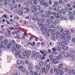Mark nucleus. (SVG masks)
<instances>
[{"label":"nucleus","instance_id":"obj_39","mask_svg":"<svg viewBox=\"0 0 75 75\" xmlns=\"http://www.w3.org/2000/svg\"><path fill=\"white\" fill-rule=\"evenodd\" d=\"M45 26H47V27L48 28H51L52 26V25H45Z\"/></svg>","mask_w":75,"mask_h":75},{"label":"nucleus","instance_id":"obj_20","mask_svg":"<svg viewBox=\"0 0 75 75\" xmlns=\"http://www.w3.org/2000/svg\"><path fill=\"white\" fill-rule=\"evenodd\" d=\"M22 10V11L24 13H25V9L26 8L25 7H22L21 8Z\"/></svg>","mask_w":75,"mask_h":75},{"label":"nucleus","instance_id":"obj_62","mask_svg":"<svg viewBox=\"0 0 75 75\" xmlns=\"http://www.w3.org/2000/svg\"><path fill=\"white\" fill-rule=\"evenodd\" d=\"M21 71L22 72H25V69L23 68Z\"/></svg>","mask_w":75,"mask_h":75},{"label":"nucleus","instance_id":"obj_16","mask_svg":"<svg viewBox=\"0 0 75 75\" xmlns=\"http://www.w3.org/2000/svg\"><path fill=\"white\" fill-rule=\"evenodd\" d=\"M41 55H40V54H39V53H38L36 54L35 57L36 58H38L40 59V58H41Z\"/></svg>","mask_w":75,"mask_h":75},{"label":"nucleus","instance_id":"obj_34","mask_svg":"<svg viewBox=\"0 0 75 75\" xmlns=\"http://www.w3.org/2000/svg\"><path fill=\"white\" fill-rule=\"evenodd\" d=\"M69 56V54L68 53H66L64 55V57H68Z\"/></svg>","mask_w":75,"mask_h":75},{"label":"nucleus","instance_id":"obj_63","mask_svg":"<svg viewBox=\"0 0 75 75\" xmlns=\"http://www.w3.org/2000/svg\"><path fill=\"white\" fill-rule=\"evenodd\" d=\"M14 75H20V73L18 72H16L15 73Z\"/></svg>","mask_w":75,"mask_h":75},{"label":"nucleus","instance_id":"obj_11","mask_svg":"<svg viewBox=\"0 0 75 75\" xmlns=\"http://www.w3.org/2000/svg\"><path fill=\"white\" fill-rule=\"evenodd\" d=\"M63 34L64 35H67V37H68V35H69V37H70V35L68 34V31H64L63 32Z\"/></svg>","mask_w":75,"mask_h":75},{"label":"nucleus","instance_id":"obj_54","mask_svg":"<svg viewBox=\"0 0 75 75\" xmlns=\"http://www.w3.org/2000/svg\"><path fill=\"white\" fill-rule=\"evenodd\" d=\"M22 69H23V67H22V66H21L19 67H18V69L19 70H20L21 71Z\"/></svg>","mask_w":75,"mask_h":75},{"label":"nucleus","instance_id":"obj_22","mask_svg":"<svg viewBox=\"0 0 75 75\" xmlns=\"http://www.w3.org/2000/svg\"><path fill=\"white\" fill-rule=\"evenodd\" d=\"M30 8H29L27 7L26 8V11H25V13H30Z\"/></svg>","mask_w":75,"mask_h":75},{"label":"nucleus","instance_id":"obj_13","mask_svg":"<svg viewBox=\"0 0 75 75\" xmlns=\"http://www.w3.org/2000/svg\"><path fill=\"white\" fill-rule=\"evenodd\" d=\"M16 47V51H18L19 49L21 47V46L20 45H14Z\"/></svg>","mask_w":75,"mask_h":75},{"label":"nucleus","instance_id":"obj_37","mask_svg":"<svg viewBox=\"0 0 75 75\" xmlns=\"http://www.w3.org/2000/svg\"><path fill=\"white\" fill-rule=\"evenodd\" d=\"M35 55H36V54L33 53L31 55V58H34V57H35Z\"/></svg>","mask_w":75,"mask_h":75},{"label":"nucleus","instance_id":"obj_29","mask_svg":"<svg viewBox=\"0 0 75 75\" xmlns=\"http://www.w3.org/2000/svg\"><path fill=\"white\" fill-rule=\"evenodd\" d=\"M59 9V6H56L55 7V9H54L55 11H58Z\"/></svg>","mask_w":75,"mask_h":75},{"label":"nucleus","instance_id":"obj_17","mask_svg":"<svg viewBox=\"0 0 75 75\" xmlns=\"http://www.w3.org/2000/svg\"><path fill=\"white\" fill-rule=\"evenodd\" d=\"M45 2L44 0H41L40 2V4L41 6H44Z\"/></svg>","mask_w":75,"mask_h":75},{"label":"nucleus","instance_id":"obj_49","mask_svg":"<svg viewBox=\"0 0 75 75\" xmlns=\"http://www.w3.org/2000/svg\"><path fill=\"white\" fill-rule=\"evenodd\" d=\"M68 15L69 16H71V15H72V13L71 12H68Z\"/></svg>","mask_w":75,"mask_h":75},{"label":"nucleus","instance_id":"obj_44","mask_svg":"<svg viewBox=\"0 0 75 75\" xmlns=\"http://www.w3.org/2000/svg\"><path fill=\"white\" fill-rule=\"evenodd\" d=\"M56 38L54 36H52L51 38V40L52 41H54L55 39Z\"/></svg>","mask_w":75,"mask_h":75},{"label":"nucleus","instance_id":"obj_31","mask_svg":"<svg viewBox=\"0 0 75 75\" xmlns=\"http://www.w3.org/2000/svg\"><path fill=\"white\" fill-rule=\"evenodd\" d=\"M38 0H35L33 1V4L34 5H37V1Z\"/></svg>","mask_w":75,"mask_h":75},{"label":"nucleus","instance_id":"obj_60","mask_svg":"<svg viewBox=\"0 0 75 75\" xmlns=\"http://www.w3.org/2000/svg\"><path fill=\"white\" fill-rule=\"evenodd\" d=\"M55 23H56V24H58V23H59V21L58 20H56L55 21Z\"/></svg>","mask_w":75,"mask_h":75},{"label":"nucleus","instance_id":"obj_40","mask_svg":"<svg viewBox=\"0 0 75 75\" xmlns=\"http://www.w3.org/2000/svg\"><path fill=\"white\" fill-rule=\"evenodd\" d=\"M21 63V61L20 60H18L17 61V65H19V64Z\"/></svg>","mask_w":75,"mask_h":75},{"label":"nucleus","instance_id":"obj_41","mask_svg":"<svg viewBox=\"0 0 75 75\" xmlns=\"http://www.w3.org/2000/svg\"><path fill=\"white\" fill-rule=\"evenodd\" d=\"M36 20L38 21H40L41 20V18L39 17H37L36 18Z\"/></svg>","mask_w":75,"mask_h":75},{"label":"nucleus","instance_id":"obj_53","mask_svg":"<svg viewBox=\"0 0 75 75\" xmlns=\"http://www.w3.org/2000/svg\"><path fill=\"white\" fill-rule=\"evenodd\" d=\"M30 75H34V71H31L30 72Z\"/></svg>","mask_w":75,"mask_h":75},{"label":"nucleus","instance_id":"obj_48","mask_svg":"<svg viewBox=\"0 0 75 75\" xmlns=\"http://www.w3.org/2000/svg\"><path fill=\"white\" fill-rule=\"evenodd\" d=\"M52 53L53 54H54V55H57V53L55 51H53L52 52Z\"/></svg>","mask_w":75,"mask_h":75},{"label":"nucleus","instance_id":"obj_18","mask_svg":"<svg viewBox=\"0 0 75 75\" xmlns=\"http://www.w3.org/2000/svg\"><path fill=\"white\" fill-rule=\"evenodd\" d=\"M33 0H29L27 1V4H30L31 5L33 4Z\"/></svg>","mask_w":75,"mask_h":75},{"label":"nucleus","instance_id":"obj_35","mask_svg":"<svg viewBox=\"0 0 75 75\" xmlns=\"http://www.w3.org/2000/svg\"><path fill=\"white\" fill-rule=\"evenodd\" d=\"M63 30H64L63 28H62V30H61V31L59 33V35H62V31H63Z\"/></svg>","mask_w":75,"mask_h":75},{"label":"nucleus","instance_id":"obj_19","mask_svg":"<svg viewBox=\"0 0 75 75\" xmlns=\"http://www.w3.org/2000/svg\"><path fill=\"white\" fill-rule=\"evenodd\" d=\"M15 45H13V47H12L11 48V50L12 51H17V50H16V47H15Z\"/></svg>","mask_w":75,"mask_h":75},{"label":"nucleus","instance_id":"obj_43","mask_svg":"<svg viewBox=\"0 0 75 75\" xmlns=\"http://www.w3.org/2000/svg\"><path fill=\"white\" fill-rule=\"evenodd\" d=\"M50 73L51 74H53V69H50Z\"/></svg>","mask_w":75,"mask_h":75},{"label":"nucleus","instance_id":"obj_28","mask_svg":"<svg viewBox=\"0 0 75 75\" xmlns=\"http://www.w3.org/2000/svg\"><path fill=\"white\" fill-rule=\"evenodd\" d=\"M62 48L63 50H68V48H67V47L66 46H63L62 47Z\"/></svg>","mask_w":75,"mask_h":75},{"label":"nucleus","instance_id":"obj_25","mask_svg":"<svg viewBox=\"0 0 75 75\" xmlns=\"http://www.w3.org/2000/svg\"><path fill=\"white\" fill-rule=\"evenodd\" d=\"M49 57L51 61H52V60H53V59H52L53 58V56H52V54H50V55H49Z\"/></svg>","mask_w":75,"mask_h":75},{"label":"nucleus","instance_id":"obj_15","mask_svg":"<svg viewBox=\"0 0 75 75\" xmlns=\"http://www.w3.org/2000/svg\"><path fill=\"white\" fill-rule=\"evenodd\" d=\"M39 67L38 68V70H40V69H41V68H42V66H43V63L42 62H41L39 63Z\"/></svg>","mask_w":75,"mask_h":75},{"label":"nucleus","instance_id":"obj_4","mask_svg":"<svg viewBox=\"0 0 75 75\" xmlns=\"http://www.w3.org/2000/svg\"><path fill=\"white\" fill-rule=\"evenodd\" d=\"M70 52L71 54H70V57L72 58V60H73L75 61V57L74 54V50H70Z\"/></svg>","mask_w":75,"mask_h":75},{"label":"nucleus","instance_id":"obj_1","mask_svg":"<svg viewBox=\"0 0 75 75\" xmlns=\"http://www.w3.org/2000/svg\"><path fill=\"white\" fill-rule=\"evenodd\" d=\"M60 38L61 39L64 40L67 43H69V41L71 40V38L69 37V35H68V37H67V35H62L60 36Z\"/></svg>","mask_w":75,"mask_h":75},{"label":"nucleus","instance_id":"obj_45","mask_svg":"<svg viewBox=\"0 0 75 75\" xmlns=\"http://www.w3.org/2000/svg\"><path fill=\"white\" fill-rule=\"evenodd\" d=\"M74 18V17L73 16H70L69 17V19L70 20H73Z\"/></svg>","mask_w":75,"mask_h":75},{"label":"nucleus","instance_id":"obj_58","mask_svg":"<svg viewBox=\"0 0 75 75\" xmlns=\"http://www.w3.org/2000/svg\"><path fill=\"white\" fill-rule=\"evenodd\" d=\"M8 28L9 29L11 30H14V28L13 27L9 28Z\"/></svg>","mask_w":75,"mask_h":75},{"label":"nucleus","instance_id":"obj_59","mask_svg":"<svg viewBox=\"0 0 75 75\" xmlns=\"http://www.w3.org/2000/svg\"><path fill=\"white\" fill-rule=\"evenodd\" d=\"M20 35L18 34L17 35V37H16L15 38H20Z\"/></svg>","mask_w":75,"mask_h":75},{"label":"nucleus","instance_id":"obj_57","mask_svg":"<svg viewBox=\"0 0 75 75\" xmlns=\"http://www.w3.org/2000/svg\"><path fill=\"white\" fill-rule=\"evenodd\" d=\"M32 66H33V64H31L30 63H29V64H28V67H32Z\"/></svg>","mask_w":75,"mask_h":75},{"label":"nucleus","instance_id":"obj_14","mask_svg":"<svg viewBox=\"0 0 75 75\" xmlns=\"http://www.w3.org/2000/svg\"><path fill=\"white\" fill-rule=\"evenodd\" d=\"M54 71L56 75H58L59 74V72L57 71V69L56 67H54Z\"/></svg>","mask_w":75,"mask_h":75},{"label":"nucleus","instance_id":"obj_23","mask_svg":"<svg viewBox=\"0 0 75 75\" xmlns=\"http://www.w3.org/2000/svg\"><path fill=\"white\" fill-rule=\"evenodd\" d=\"M18 14L19 16H22L23 14V11L20 10L18 11Z\"/></svg>","mask_w":75,"mask_h":75},{"label":"nucleus","instance_id":"obj_26","mask_svg":"<svg viewBox=\"0 0 75 75\" xmlns=\"http://www.w3.org/2000/svg\"><path fill=\"white\" fill-rule=\"evenodd\" d=\"M53 62L54 63V64H58V63H59L58 62H57V60L56 59H54Z\"/></svg>","mask_w":75,"mask_h":75},{"label":"nucleus","instance_id":"obj_30","mask_svg":"<svg viewBox=\"0 0 75 75\" xmlns=\"http://www.w3.org/2000/svg\"><path fill=\"white\" fill-rule=\"evenodd\" d=\"M49 4V5H52V1L51 0H49L48 1Z\"/></svg>","mask_w":75,"mask_h":75},{"label":"nucleus","instance_id":"obj_12","mask_svg":"<svg viewBox=\"0 0 75 75\" xmlns=\"http://www.w3.org/2000/svg\"><path fill=\"white\" fill-rule=\"evenodd\" d=\"M50 64H47L46 66V73H47L48 71L50 70Z\"/></svg>","mask_w":75,"mask_h":75},{"label":"nucleus","instance_id":"obj_7","mask_svg":"<svg viewBox=\"0 0 75 75\" xmlns=\"http://www.w3.org/2000/svg\"><path fill=\"white\" fill-rule=\"evenodd\" d=\"M62 67H63V64H58L57 68V71H61L62 69Z\"/></svg>","mask_w":75,"mask_h":75},{"label":"nucleus","instance_id":"obj_6","mask_svg":"<svg viewBox=\"0 0 75 75\" xmlns=\"http://www.w3.org/2000/svg\"><path fill=\"white\" fill-rule=\"evenodd\" d=\"M40 69H41L40 71V74H43L44 73L47 74V73H46V70H45V67H42Z\"/></svg>","mask_w":75,"mask_h":75},{"label":"nucleus","instance_id":"obj_56","mask_svg":"<svg viewBox=\"0 0 75 75\" xmlns=\"http://www.w3.org/2000/svg\"><path fill=\"white\" fill-rule=\"evenodd\" d=\"M36 8L37 10H39L40 9V7L39 6H36Z\"/></svg>","mask_w":75,"mask_h":75},{"label":"nucleus","instance_id":"obj_33","mask_svg":"<svg viewBox=\"0 0 75 75\" xmlns=\"http://www.w3.org/2000/svg\"><path fill=\"white\" fill-rule=\"evenodd\" d=\"M2 17L3 18H6V19H8V18L7 17V16L5 14L3 15Z\"/></svg>","mask_w":75,"mask_h":75},{"label":"nucleus","instance_id":"obj_9","mask_svg":"<svg viewBox=\"0 0 75 75\" xmlns=\"http://www.w3.org/2000/svg\"><path fill=\"white\" fill-rule=\"evenodd\" d=\"M11 43L12 44H8V48H10V47H11L13 44V45H15V44H16V42H15V41L14 40H12Z\"/></svg>","mask_w":75,"mask_h":75},{"label":"nucleus","instance_id":"obj_2","mask_svg":"<svg viewBox=\"0 0 75 75\" xmlns=\"http://www.w3.org/2000/svg\"><path fill=\"white\" fill-rule=\"evenodd\" d=\"M7 43H8V40H5V42L2 41L1 43V45L2 47L5 49L6 47V45H7Z\"/></svg>","mask_w":75,"mask_h":75},{"label":"nucleus","instance_id":"obj_64","mask_svg":"<svg viewBox=\"0 0 75 75\" xmlns=\"http://www.w3.org/2000/svg\"><path fill=\"white\" fill-rule=\"evenodd\" d=\"M56 59L58 60H61V58H60V57L58 56L56 57Z\"/></svg>","mask_w":75,"mask_h":75},{"label":"nucleus","instance_id":"obj_8","mask_svg":"<svg viewBox=\"0 0 75 75\" xmlns=\"http://www.w3.org/2000/svg\"><path fill=\"white\" fill-rule=\"evenodd\" d=\"M56 29V28L55 27H52V28H51V29H50L49 30V31H51V34L53 35H54L53 33H54V32H53V31H54Z\"/></svg>","mask_w":75,"mask_h":75},{"label":"nucleus","instance_id":"obj_38","mask_svg":"<svg viewBox=\"0 0 75 75\" xmlns=\"http://www.w3.org/2000/svg\"><path fill=\"white\" fill-rule=\"evenodd\" d=\"M61 45H63V46H64V45H65L66 44L65 43V42H61Z\"/></svg>","mask_w":75,"mask_h":75},{"label":"nucleus","instance_id":"obj_55","mask_svg":"<svg viewBox=\"0 0 75 75\" xmlns=\"http://www.w3.org/2000/svg\"><path fill=\"white\" fill-rule=\"evenodd\" d=\"M3 39V36H0V41H2Z\"/></svg>","mask_w":75,"mask_h":75},{"label":"nucleus","instance_id":"obj_27","mask_svg":"<svg viewBox=\"0 0 75 75\" xmlns=\"http://www.w3.org/2000/svg\"><path fill=\"white\" fill-rule=\"evenodd\" d=\"M44 6H45V7H48V6H49V4L47 2H45Z\"/></svg>","mask_w":75,"mask_h":75},{"label":"nucleus","instance_id":"obj_52","mask_svg":"<svg viewBox=\"0 0 75 75\" xmlns=\"http://www.w3.org/2000/svg\"><path fill=\"white\" fill-rule=\"evenodd\" d=\"M59 57L61 58V59L62 60H63V57H62V56L61 54H59Z\"/></svg>","mask_w":75,"mask_h":75},{"label":"nucleus","instance_id":"obj_50","mask_svg":"<svg viewBox=\"0 0 75 75\" xmlns=\"http://www.w3.org/2000/svg\"><path fill=\"white\" fill-rule=\"evenodd\" d=\"M39 13L40 14H42L44 13V11L42 10H40L39 11Z\"/></svg>","mask_w":75,"mask_h":75},{"label":"nucleus","instance_id":"obj_61","mask_svg":"<svg viewBox=\"0 0 75 75\" xmlns=\"http://www.w3.org/2000/svg\"><path fill=\"white\" fill-rule=\"evenodd\" d=\"M48 13L50 15H52V13L51 11H48Z\"/></svg>","mask_w":75,"mask_h":75},{"label":"nucleus","instance_id":"obj_5","mask_svg":"<svg viewBox=\"0 0 75 75\" xmlns=\"http://www.w3.org/2000/svg\"><path fill=\"white\" fill-rule=\"evenodd\" d=\"M30 8H31V11L32 13H34L37 12V10L36 9L35 5L31 6Z\"/></svg>","mask_w":75,"mask_h":75},{"label":"nucleus","instance_id":"obj_51","mask_svg":"<svg viewBox=\"0 0 75 75\" xmlns=\"http://www.w3.org/2000/svg\"><path fill=\"white\" fill-rule=\"evenodd\" d=\"M28 68H29V70H30V71H32V70L33 69V67H28Z\"/></svg>","mask_w":75,"mask_h":75},{"label":"nucleus","instance_id":"obj_21","mask_svg":"<svg viewBox=\"0 0 75 75\" xmlns=\"http://www.w3.org/2000/svg\"><path fill=\"white\" fill-rule=\"evenodd\" d=\"M40 52H41V54H42V55H43L44 54H45L43 55V57H45V56H46V55H47V53L46 52H42V51H40Z\"/></svg>","mask_w":75,"mask_h":75},{"label":"nucleus","instance_id":"obj_46","mask_svg":"<svg viewBox=\"0 0 75 75\" xmlns=\"http://www.w3.org/2000/svg\"><path fill=\"white\" fill-rule=\"evenodd\" d=\"M63 74H64V71H60L59 72L60 75H63Z\"/></svg>","mask_w":75,"mask_h":75},{"label":"nucleus","instance_id":"obj_3","mask_svg":"<svg viewBox=\"0 0 75 75\" xmlns=\"http://www.w3.org/2000/svg\"><path fill=\"white\" fill-rule=\"evenodd\" d=\"M23 56L25 57H28L30 56L31 52L24 50L23 52Z\"/></svg>","mask_w":75,"mask_h":75},{"label":"nucleus","instance_id":"obj_24","mask_svg":"<svg viewBox=\"0 0 75 75\" xmlns=\"http://www.w3.org/2000/svg\"><path fill=\"white\" fill-rule=\"evenodd\" d=\"M53 15L55 17H56V18H59V15H58V14L56 13H53Z\"/></svg>","mask_w":75,"mask_h":75},{"label":"nucleus","instance_id":"obj_32","mask_svg":"<svg viewBox=\"0 0 75 75\" xmlns=\"http://www.w3.org/2000/svg\"><path fill=\"white\" fill-rule=\"evenodd\" d=\"M67 73L68 74H72V70H71V69H69L67 70Z\"/></svg>","mask_w":75,"mask_h":75},{"label":"nucleus","instance_id":"obj_10","mask_svg":"<svg viewBox=\"0 0 75 75\" xmlns=\"http://www.w3.org/2000/svg\"><path fill=\"white\" fill-rule=\"evenodd\" d=\"M52 22V20L50 19H48L47 20V22L45 24L46 25H48L50 24V23Z\"/></svg>","mask_w":75,"mask_h":75},{"label":"nucleus","instance_id":"obj_36","mask_svg":"<svg viewBox=\"0 0 75 75\" xmlns=\"http://www.w3.org/2000/svg\"><path fill=\"white\" fill-rule=\"evenodd\" d=\"M71 41L74 44H75V38H73L72 39Z\"/></svg>","mask_w":75,"mask_h":75},{"label":"nucleus","instance_id":"obj_42","mask_svg":"<svg viewBox=\"0 0 75 75\" xmlns=\"http://www.w3.org/2000/svg\"><path fill=\"white\" fill-rule=\"evenodd\" d=\"M15 55L16 56H18L19 55H20V53H19V52H16L15 53Z\"/></svg>","mask_w":75,"mask_h":75},{"label":"nucleus","instance_id":"obj_47","mask_svg":"<svg viewBox=\"0 0 75 75\" xmlns=\"http://www.w3.org/2000/svg\"><path fill=\"white\" fill-rule=\"evenodd\" d=\"M57 45L59 46H61V42H58L57 43Z\"/></svg>","mask_w":75,"mask_h":75}]
</instances>
